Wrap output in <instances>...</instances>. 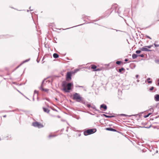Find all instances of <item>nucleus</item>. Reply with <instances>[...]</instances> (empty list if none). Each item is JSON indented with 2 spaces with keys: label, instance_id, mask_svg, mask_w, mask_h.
<instances>
[{
  "label": "nucleus",
  "instance_id": "nucleus-37",
  "mask_svg": "<svg viewBox=\"0 0 159 159\" xmlns=\"http://www.w3.org/2000/svg\"><path fill=\"white\" fill-rule=\"evenodd\" d=\"M147 124L146 122H142L141 123V125H146Z\"/></svg>",
  "mask_w": 159,
  "mask_h": 159
},
{
  "label": "nucleus",
  "instance_id": "nucleus-47",
  "mask_svg": "<svg viewBox=\"0 0 159 159\" xmlns=\"http://www.w3.org/2000/svg\"><path fill=\"white\" fill-rule=\"evenodd\" d=\"M125 61V62H127L128 61V59L127 58H126L124 60Z\"/></svg>",
  "mask_w": 159,
  "mask_h": 159
},
{
  "label": "nucleus",
  "instance_id": "nucleus-6",
  "mask_svg": "<svg viewBox=\"0 0 159 159\" xmlns=\"http://www.w3.org/2000/svg\"><path fill=\"white\" fill-rule=\"evenodd\" d=\"M73 72L71 71L67 72L66 75V80L67 81H69L71 80V76Z\"/></svg>",
  "mask_w": 159,
  "mask_h": 159
},
{
  "label": "nucleus",
  "instance_id": "nucleus-54",
  "mask_svg": "<svg viewBox=\"0 0 159 159\" xmlns=\"http://www.w3.org/2000/svg\"><path fill=\"white\" fill-rule=\"evenodd\" d=\"M150 80V78H148L147 79V80H148V81L149 80Z\"/></svg>",
  "mask_w": 159,
  "mask_h": 159
},
{
  "label": "nucleus",
  "instance_id": "nucleus-2",
  "mask_svg": "<svg viewBox=\"0 0 159 159\" xmlns=\"http://www.w3.org/2000/svg\"><path fill=\"white\" fill-rule=\"evenodd\" d=\"M73 99L75 100L77 102L81 103L84 105L87 103L83 98L80 96V94L77 93H75L73 94Z\"/></svg>",
  "mask_w": 159,
  "mask_h": 159
},
{
  "label": "nucleus",
  "instance_id": "nucleus-41",
  "mask_svg": "<svg viewBox=\"0 0 159 159\" xmlns=\"http://www.w3.org/2000/svg\"><path fill=\"white\" fill-rule=\"evenodd\" d=\"M101 116H104L105 117L107 118V117L106 116H107V115H106V114H103L102 115H101Z\"/></svg>",
  "mask_w": 159,
  "mask_h": 159
},
{
  "label": "nucleus",
  "instance_id": "nucleus-48",
  "mask_svg": "<svg viewBox=\"0 0 159 159\" xmlns=\"http://www.w3.org/2000/svg\"><path fill=\"white\" fill-rule=\"evenodd\" d=\"M157 81H158V83H157V85L158 86H159V79H158V80Z\"/></svg>",
  "mask_w": 159,
  "mask_h": 159
},
{
  "label": "nucleus",
  "instance_id": "nucleus-64",
  "mask_svg": "<svg viewBox=\"0 0 159 159\" xmlns=\"http://www.w3.org/2000/svg\"><path fill=\"white\" fill-rule=\"evenodd\" d=\"M91 115H94V114H93L92 113H89Z\"/></svg>",
  "mask_w": 159,
  "mask_h": 159
},
{
  "label": "nucleus",
  "instance_id": "nucleus-30",
  "mask_svg": "<svg viewBox=\"0 0 159 159\" xmlns=\"http://www.w3.org/2000/svg\"><path fill=\"white\" fill-rule=\"evenodd\" d=\"M152 46H153V45L149 46H146V47L149 49L151 48Z\"/></svg>",
  "mask_w": 159,
  "mask_h": 159
},
{
  "label": "nucleus",
  "instance_id": "nucleus-22",
  "mask_svg": "<svg viewBox=\"0 0 159 159\" xmlns=\"http://www.w3.org/2000/svg\"><path fill=\"white\" fill-rule=\"evenodd\" d=\"M120 115L121 116H128V117H130L131 116L130 115L128 116V115H126V114H120Z\"/></svg>",
  "mask_w": 159,
  "mask_h": 159
},
{
  "label": "nucleus",
  "instance_id": "nucleus-35",
  "mask_svg": "<svg viewBox=\"0 0 159 159\" xmlns=\"http://www.w3.org/2000/svg\"><path fill=\"white\" fill-rule=\"evenodd\" d=\"M101 70V69H100V68H96V70H95V71H100Z\"/></svg>",
  "mask_w": 159,
  "mask_h": 159
},
{
  "label": "nucleus",
  "instance_id": "nucleus-34",
  "mask_svg": "<svg viewBox=\"0 0 159 159\" xmlns=\"http://www.w3.org/2000/svg\"><path fill=\"white\" fill-rule=\"evenodd\" d=\"M48 90V89H44V88H43V89H42V91H45V92H47Z\"/></svg>",
  "mask_w": 159,
  "mask_h": 159
},
{
  "label": "nucleus",
  "instance_id": "nucleus-28",
  "mask_svg": "<svg viewBox=\"0 0 159 159\" xmlns=\"http://www.w3.org/2000/svg\"><path fill=\"white\" fill-rule=\"evenodd\" d=\"M151 126H152L151 125H150L149 126H147V127L143 126V127H140L141 128H145L148 129V128H150Z\"/></svg>",
  "mask_w": 159,
  "mask_h": 159
},
{
  "label": "nucleus",
  "instance_id": "nucleus-19",
  "mask_svg": "<svg viewBox=\"0 0 159 159\" xmlns=\"http://www.w3.org/2000/svg\"><path fill=\"white\" fill-rule=\"evenodd\" d=\"M152 113H149L148 114H147L146 115H144V117L145 118H147V117H148Z\"/></svg>",
  "mask_w": 159,
  "mask_h": 159
},
{
  "label": "nucleus",
  "instance_id": "nucleus-12",
  "mask_svg": "<svg viewBox=\"0 0 159 159\" xmlns=\"http://www.w3.org/2000/svg\"><path fill=\"white\" fill-rule=\"evenodd\" d=\"M111 9H112L111 8ZM112 10L111 11H110V10H108L107 11H106L105 12V14H107V15L105 16H109L111 13L112 12V11H114L113 9H112Z\"/></svg>",
  "mask_w": 159,
  "mask_h": 159
},
{
  "label": "nucleus",
  "instance_id": "nucleus-16",
  "mask_svg": "<svg viewBox=\"0 0 159 159\" xmlns=\"http://www.w3.org/2000/svg\"><path fill=\"white\" fill-rule=\"evenodd\" d=\"M125 69L123 67H122L121 68L119 69L118 72L120 73H121V72L122 71H125Z\"/></svg>",
  "mask_w": 159,
  "mask_h": 159
},
{
  "label": "nucleus",
  "instance_id": "nucleus-7",
  "mask_svg": "<svg viewBox=\"0 0 159 159\" xmlns=\"http://www.w3.org/2000/svg\"><path fill=\"white\" fill-rule=\"evenodd\" d=\"M85 106H86L89 109L91 108L93 109L94 110H96V108L95 106L92 104L91 105L90 103H89L88 102H87V103L85 105Z\"/></svg>",
  "mask_w": 159,
  "mask_h": 159
},
{
  "label": "nucleus",
  "instance_id": "nucleus-31",
  "mask_svg": "<svg viewBox=\"0 0 159 159\" xmlns=\"http://www.w3.org/2000/svg\"><path fill=\"white\" fill-rule=\"evenodd\" d=\"M79 69H75V70H74V72L73 73H76L78 71H79Z\"/></svg>",
  "mask_w": 159,
  "mask_h": 159
},
{
  "label": "nucleus",
  "instance_id": "nucleus-58",
  "mask_svg": "<svg viewBox=\"0 0 159 159\" xmlns=\"http://www.w3.org/2000/svg\"><path fill=\"white\" fill-rule=\"evenodd\" d=\"M54 42L55 43H57V42L56 41V40L54 39Z\"/></svg>",
  "mask_w": 159,
  "mask_h": 159
},
{
  "label": "nucleus",
  "instance_id": "nucleus-10",
  "mask_svg": "<svg viewBox=\"0 0 159 159\" xmlns=\"http://www.w3.org/2000/svg\"><path fill=\"white\" fill-rule=\"evenodd\" d=\"M11 36L8 34L3 35H0V39L3 38H7L11 37Z\"/></svg>",
  "mask_w": 159,
  "mask_h": 159
},
{
  "label": "nucleus",
  "instance_id": "nucleus-63",
  "mask_svg": "<svg viewBox=\"0 0 159 159\" xmlns=\"http://www.w3.org/2000/svg\"><path fill=\"white\" fill-rule=\"evenodd\" d=\"M159 123L158 122H154V123H153V124H158Z\"/></svg>",
  "mask_w": 159,
  "mask_h": 159
},
{
  "label": "nucleus",
  "instance_id": "nucleus-40",
  "mask_svg": "<svg viewBox=\"0 0 159 159\" xmlns=\"http://www.w3.org/2000/svg\"><path fill=\"white\" fill-rule=\"evenodd\" d=\"M146 38H147L149 39H152V38L150 37L149 36H148V35H146Z\"/></svg>",
  "mask_w": 159,
  "mask_h": 159
},
{
  "label": "nucleus",
  "instance_id": "nucleus-33",
  "mask_svg": "<svg viewBox=\"0 0 159 159\" xmlns=\"http://www.w3.org/2000/svg\"><path fill=\"white\" fill-rule=\"evenodd\" d=\"M109 29H111V30H115L116 31V32H118V31H120V32H121L122 31H121V30H116V29H113V28H110Z\"/></svg>",
  "mask_w": 159,
  "mask_h": 159
},
{
  "label": "nucleus",
  "instance_id": "nucleus-51",
  "mask_svg": "<svg viewBox=\"0 0 159 159\" xmlns=\"http://www.w3.org/2000/svg\"><path fill=\"white\" fill-rule=\"evenodd\" d=\"M139 77V75H136V77L137 78L138 77Z\"/></svg>",
  "mask_w": 159,
  "mask_h": 159
},
{
  "label": "nucleus",
  "instance_id": "nucleus-52",
  "mask_svg": "<svg viewBox=\"0 0 159 159\" xmlns=\"http://www.w3.org/2000/svg\"><path fill=\"white\" fill-rule=\"evenodd\" d=\"M29 9H30V11H33V9H31V7H29Z\"/></svg>",
  "mask_w": 159,
  "mask_h": 159
},
{
  "label": "nucleus",
  "instance_id": "nucleus-50",
  "mask_svg": "<svg viewBox=\"0 0 159 159\" xmlns=\"http://www.w3.org/2000/svg\"><path fill=\"white\" fill-rule=\"evenodd\" d=\"M102 113H104L106 114H110L109 113H107V112H102Z\"/></svg>",
  "mask_w": 159,
  "mask_h": 159
},
{
  "label": "nucleus",
  "instance_id": "nucleus-4",
  "mask_svg": "<svg viewBox=\"0 0 159 159\" xmlns=\"http://www.w3.org/2000/svg\"><path fill=\"white\" fill-rule=\"evenodd\" d=\"M111 9H113L115 12H117L120 16V13L121 11L120 10V8L117 7V4L113 5L111 7Z\"/></svg>",
  "mask_w": 159,
  "mask_h": 159
},
{
  "label": "nucleus",
  "instance_id": "nucleus-62",
  "mask_svg": "<svg viewBox=\"0 0 159 159\" xmlns=\"http://www.w3.org/2000/svg\"><path fill=\"white\" fill-rule=\"evenodd\" d=\"M139 80H137V82H139Z\"/></svg>",
  "mask_w": 159,
  "mask_h": 159
},
{
  "label": "nucleus",
  "instance_id": "nucleus-3",
  "mask_svg": "<svg viewBox=\"0 0 159 159\" xmlns=\"http://www.w3.org/2000/svg\"><path fill=\"white\" fill-rule=\"evenodd\" d=\"M97 131V129L96 128L88 129L85 130L84 132V135L87 136L89 135L93 134Z\"/></svg>",
  "mask_w": 159,
  "mask_h": 159
},
{
  "label": "nucleus",
  "instance_id": "nucleus-36",
  "mask_svg": "<svg viewBox=\"0 0 159 159\" xmlns=\"http://www.w3.org/2000/svg\"><path fill=\"white\" fill-rule=\"evenodd\" d=\"M138 56L140 57H144V55L143 54H141L138 55Z\"/></svg>",
  "mask_w": 159,
  "mask_h": 159
},
{
  "label": "nucleus",
  "instance_id": "nucleus-56",
  "mask_svg": "<svg viewBox=\"0 0 159 159\" xmlns=\"http://www.w3.org/2000/svg\"><path fill=\"white\" fill-rule=\"evenodd\" d=\"M57 117L58 118H60L61 117L59 116H57Z\"/></svg>",
  "mask_w": 159,
  "mask_h": 159
},
{
  "label": "nucleus",
  "instance_id": "nucleus-49",
  "mask_svg": "<svg viewBox=\"0 0 159 159\" xmlns=\"http://www.w3.org/2000/svg\"><path fill=\"white\" fill-rule=\"evenodd\" d=\"M34 93H38V92H37V91H36V90H35L34 91Z\"/></svg>",
  "mask_w": 159,
  "mask_h": 159
},
{
  "label": "nucleus",
  "instance_id": "nucleus-23",
  "mask_svg": "<svg viewBox=\"0 0 159 159\" xmlns=\"http://www.w3.org/2000/svg\"><path fill=\"white\" fill-rule=\"evenodd\" d=\"M86 17H87L86 18L88 19H89V18L88 17H88L87 16H86L84 15H82V19L83 20L84 18H86Z\"/></svg>",
  "mask_w": 159,
  "mask_h": 159
},
{
  "label": "nucleus",
  "instance_id": "nucleus-20",
  "mask_svg": "<svg viewBox=\"0 0 159 159\" xmlns=\"http://www.w3.org/2000/svg\"><path fill=\"white\" fill-rule=\"evenodd\" d=\"M121 63V61H117L116 62V64L118 65H120Z\"/></svg>",
  "mask_w": 159,
  "mask_h": 159
},
{
  "label": "nucleus",
  "instance_id": "nucleus-21",
  "mask_svg": "<svg viewBox=\"0 0 159 159\" xmlns=\"http://www.w3.org/2000/svg\"><path fill=\"white\" fill-rule=\"evenodd\" d=\"M30 60V58H29L28 59H26V60H25V61H23L22 62V64H23L25 62H27L29 61Z\"/></svg>",
  "mask_w": 159,
  "mask_h": 159
},
{
  "label": "nucleus",
  "instance_id": "nucleus-15",
  "mask_svg": "<svg viewBox=\"0 0 159 159\" xmlns=\"http://www.w3.org/2000/svg\"><path fill=\"white\" fill-rule=\"evenodd\" d=\"M91 69H93V71H95V70H96L97 68V66L94 64H92L91 65Z\"/></svg>",
  "mask_w": 159,
  "mask_h": 159
},
{
  "label": "nucleus",
  "instance_id": "nucleus-53",
  "mask_svg": "<svg viewBox=\"0 0 159 159\" xmlns=\"http://www.w3.org/2000/svg\"><path fill=\"white\" fill-rule=\"evenodd\" d=\"M159 117V116H156L155 117V119H157Z\"/></svg>",
  "mask_w": 159,
  "mask_h": 159
},
{
  "label": "nucleus",
  "instance_id": "nucleus-39",
  "mask_svg": "<svg viewBox=\"0 0 159 159\" xmlns=\"http://www.w3.org/2000/svg\"><path fill=\"white\" fill-rule=\"evenodd\" d=\"M154 89V87H152L150 88L149 90L150 91H152Z\"/></svg>",
  "mask_w": 159,
  "mask_h": 159
},
{
  "label": "nucleus",
  "instance_id": "nucleus-61",
  "mask_svg": "<svg viewBox=\"0 0 159 159\" xmlns=\"http://www.w3.org/2000/svg\"><path fill=\"white\" fill-rule=\"evenodd\" d=\"M33 101H34V97H33Z\"/></svg>",
  "mask_w": 159,
  "mask_h": 159
},
{
  "label": "nucleus",
  "instance_id": "nucleus-8",
  "mask_svg": "<svg viewBox=\"0 0 159 159\" xmlns=\"http://www.w3.org/2000/svg\"><path fill=\"white\" fill-rule=\"evenodd\" d=\"M140 49L142 51L151 52L152 51L151 50L147 48L146 46H144L143 48H140Z\"/></svg>",
  "mask_w": 159,
  "mask_h": 159
},
{
  "label": "nucleus",
  "instance_id": "nucleus-45",
  "mask_svg": "<svg viewBox=\"0 0 159 159\" xmlns=\"http://www.w3.org/2000/svg\"><path fill=\"white\" fill-rule=\"evenodd\" d=\"M22 64V63L20 64L18 66H17L16 68V69L18 68L19 66H20Z\"/></svg>",
  "mask_w": 159,
  "mask_h": 159
},
{
  "label": "nucleus",
  "instance_id": "nucleus-25",
  "mask_svg": "<svg viewBox=\"0 0 159 159\" xmlns=\"http://www.w3.org/2000/svg\"><path fill=\"white\" fill-rule=\"evenodd\" d=\"M18 109H15V110H11V111H6L7 112H14L16 111L17 110H18Z\"/></svg>",
  "mask_w": 159,
  "mask_h": 159
},
{
  "label": "nucleus",
  "instance_id": "nucleus-55",
  "mask_svg": "<svg viewBox=\"0 0 159 159\" xmlns=\"http://www.w3.org/2000/svg\"><path fill=\"white\" fill-rule=\"evenodd\" d=\"M78 87H80V88H83V86H78Z\"/></svg>",
  "mask_w": 159,
  "mask_h": 159
},
{
  "label": "nucleus",
  "instance_id": "nucleus-5",
  "mask_svg": "<svg viewBox=\"0 0 159 159\" xmlns=\"http://www.w3.org/2000/svg\"><path fill=\"white\" fill-rule=\"evenodd\" d=\"M32 125L34 127H37L39 128H41L43 127V124L37 121L33 122L32 124Z\"/></svg>",
  "mask_w": 159,
  "mask_h": 159
},
{
  "label": "nucleus",
  "instance_id": "nucleus-29",
  "mask_svg": "<svg viewBox=\"0 0 159 159\" xmlns=\"http://www.w3.org/2000/svg\"><path fill=\"white\" fill-rule=\"evenodd\" d=\"M141 50H137V51H136V53L137 54H139L140 53V52H141Z\"/></svg>",
  "mask_w": 159,
  "mask_h": 159
},
{
  "label": "nucleus",
  "instance_id": "nucleus-14",
  "mask_svg": "<svg viewBox=\"0 0 159 159\" xmlns=\"http://www.w3.org/2000/svg\"><path fill=\"white\" fill-rule=\"evenodd\" d=\"M43 109L44 111L45 112H46L48 113L50 111V110L48 109V108L43 107Z\"/></svg>",
  "mask_w": 159,
  "mask_h": 159
},
{
  "label": "nucleus",
  "instance_id": "nucleus-44",
  "mask_svg": "<svg viewBox=\"0 0 159 159\" xmlns=\"http://www.w3.org/2000/svg\"><path fill=\"white\" fill-rule=\"evenodd\" d=\"M52 109L53 110V111H57V109H54V108H52Z\"/></svg>",
  "mask_w": 159,
  "mask_h": 159
},
{
  "label": "nucleus",
  "instance_id": "nucleus-26",
  "mask_svg": "<svg viewBox=\"0 0 159 159\" xmlns=\"http://www.w3.org/2000/svg\"><path fill=\"white\" fill-rule=\"evenodd\" d=\"M56 136H57L56 135H52L51 134H50L48 136V137L49 138H50L51 137H55Z\"/></svg>",
  "mask_w": 159,
  "mask_h": 159
},
{
  "label": "nucleus",
  "instance_id": "nucleus-46",
  "mask_svg": "<svg viewBox=\"0 0 159 159\" xmlns=\"http://www.w3.org/2000/svg\"><path fill=\"white\" fill-rule=\"evenodd\" d=\"M148 83L151 84L152 83V81H148Z\"/></svg>",
  "mask_w": 159,
  "mask_h": 159
},
{
  "label": "nucleus",
  "instance_id": "nucleus-18",
  "mask_svg": "<svg viewBox=\"0 0 159 159\" xmlns=\"http://www.w3.org/2000/svg\"><path fill=\"white\" fill-rule=\"evenodd\" d=\"M138 56V55H137L135 54H133L132 55V57L133 59L136 58Z\"/></svg>",
  "mask_w": 159,
  "mask_h": 159
},
{
  "label": "nucleus",
  "instance_id": "nucleus-1",
  "mask_svg": "<svg viewBox=\"0 0 159 159\" xmlns=\"http://www.w3.org/2000/svg\"><path fill=\"white\" fill-rule=\"evenodd\" d=\"M62 90L65 93H68L70 92L71 89V87L73 86V84L72 82L67 83L66 81H63L62 82Z\"/></svg>",
  "mask_w": 159,
  "mask_h": 159
},
{
  "label": "nucleus",
  "instance_id": "nucleus-24",
  "mask_svg": "<svg viewBox=\"0 0 159 159\" xmlns=\"http://www.w3.org/2000/svg\"><path fill=\"white\" fill-rule=\"evenodd\" d=\"M44 80H43V81H42V83L41 85V86L39 88V89H40V90H42V89H43V82H44Z\"/></svg>",
  "mask_w": 159,
  "mask_h": 159
},
{
  "label": "nucleus",
  "instance_id": "nucleus-27",
  "mask_svg": "<svg viewBox=\"0 0 159 159\" xmlns=\"http://www.w3.org/2000/svg\"><path fill=\"white\" fill-rule=\"evenodd\" d=\"M155 62L158 64H159V59H156L155 60Z\"/></svg>",
  "mask_w": 159,
  "mask_h": 159
},
{
  "label": "nucleus",
  "instance_id": "nucleus-32",
  "mask_svg": "<svg viewBox=\"0 0 159 159\" xmlns=\"http://www.w3.org/2000/svg\"><path fill=\"white\" fill-rule=\"evenodd\" d=\"M107 117V118H112V117H115V116H113V115H112V116H107H107H106Z\"/></svg>",
  "mask_w": 159,
  "mask_h": 159
},
{
  "label": "nucleus",
  "instance_id": "nucleus-13",
  "mask_svg": "<svg viewBox=\"0 0 159 159\" xmlns=\"http://www.w3.org/2000/svg\"><path fill=\"white\" fill-rule=\"evenodd\" d=\"M154 100L157 102L159 101V94H157L155 95Z\"/></svg>",
  "mask_w": 159,
  "mask_h": 159
},
{
  "label": "nucleus",
  "instance_id": "nucleus-43",
  "mask_svg": "<svg viewBox=\"0 0 159 159\" xmlns=\"http://www.w3.org/2000/svg\"><path fill=\"white\" fill-rule=\"evenodd\" d=\"M149 110L151 111H153V109L152 108H150V109H149Z\"/></svg>",
  "mask_w": 159,
  "mask_h": 159
},
{
  "label": "nucleus",
  "instance_id": "nucleus-17",
  "mask_svg": "<svg viewBox=\"0 0 159 159\" xmlns=\"http://www.w3.org/2000/svg\"><path fill=\"white\" fill-rule=\"evenodd\" d=\"M53 57L55 58H57L59 57V55L57 53H54L53 54Z\"/></svg>",
  "mask_w": 159,
  "mask_h": 159
},
{
  "label": "nucleus",
  "instance_id": "nucleus-60",
  "mask_svg": "<svg viewBox=\"0 0 159 159\" xmlns=\"http://www.w3.org/2000/svg\"><path fill=\"white\" fill-rule=\"evenodd\" d=\"M154 128H156V126H152Z\"/></svg>",
  "mask_w": 159,
  "mask_h": 159
},
{
  "label": "nucleus",
  "instance_id": "nucleus-57",
  "mask_svg": "<svg viewBox=\"0 0 159 159\" xmlns=\"http://www.w3.org/2000/svg\"><path fill=\"white\" fill-rule=\"evenodd\" d=\"M37 61L38 63H39V60H38V59H37Z\"/></svg>",
  "mask_w": 159,
  "mask_h": 159
},
{
  "label": "nucleus",
  "instance_id": "nucleus-9",
  "mask_svg": "<svg viewBox=\"0 0 159 159\" xmlns=\"http://www.w3.org/2000/svg\"><path fill=\"white\" fill-rule=\"evenodd\" d=\"M100 108L101 110H102V108H103L104 109V111H106L107 109V106L106 104H102L100 106Z\"/></svg>",
  "mask_w": 159,
  "mask_h": 159
},
{
  "label": "nucleus",
  "instance_id": "nucleus-59",
  "mask_svg": "<svg viewBox=\"0 0 159 159\" xmlns=\"http://www.w3.org/2000/svg\"><path fill=\"white\" fill-rule=\"evenodd\" d=\"M136 66V65H134V67L132 68V69H133L134 68H135Z\"/></svg>",
  "mask_w": 159,
  "mask_h": 159
},
{
  "label": "nucleus",
  "instance_id": "nucleus-11",
  "mask_svg": "<svg viewBox=\"0 0 159 159\" xmlns=\"http://www.w3.org/2000/svg\"><path fill=\"white\" fill-rule=\"evenodd\" d=\"M105 130L108 131H114V132H117V131L116 129H113L111 127L106 128L105 129Z\"/></svg>",
  "mask_w": 159,
  "mask_h": 159
},
{
  "label": "nucleus",
  "instance_id": "nucleus-38",
  "mask_svg": "<svg viewBox=\"0 0 159 159\" xmlns=\"http://www.w3.org/2000/svg\"><path fill=\"white\" fill-rule=\"evenodd\" d=\"M154 45L155 47H159V44H156L155 43H154Z\"/></svg>",
  "mask_w": 159,
  "mask_h": 159
},
{
  "label": "nucleus",
  "instance_id": "nucleus-42",
  "mask_svg": "<svg viewBox=\"0 0 159 159\" xmlns=\"http://www.w3.org/2000/svg\"><path fill=\"white\" fill-rule=\"evenodd\" d=\"M95 111H97L98 113L102 112L100 110H99L97 109H96V110H95Z\"/></svg>",
  "mask_w": 159,
  "mask_h": 159
}]
</instances>
